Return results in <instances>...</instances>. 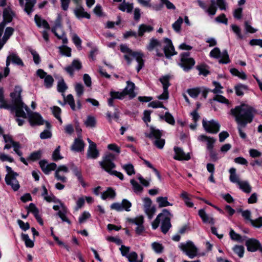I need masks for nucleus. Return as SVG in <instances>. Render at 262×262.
<instances>
[{"mask_svg":"<svg viewBox=\"0 0 262 262\" xmlns=\"http://www.w3.org/2000/svg\"><path fill=\"white\" fill-rule=\"evenodd\" d=\"M84 143L80 138L76 139L72 146V150L75 151H80L83 149Z\"/></svg>","mask_w":262,"mask_h":262,"instance_id":"33","label":"nucleus"},{"mask_svg":"<svg viewBox=\"0 0 262 262\" xmlns=\"http://www.w3.org/2000/svg\"><path fill=\"white\" fill-rule=\"evenodd\" d=\"M246 246L247 250L250 252H255L260 247L259 242L254 238H250L246 242Z\"/></svg>","mask_w":262,"mask_h":262,"instance_id":"23","label":"nucleus"},{"mask_svg":"<svg viewBox=\"0 0 262 262\" xmlns=\"http://www.w3.org/2000/svg\"><path fill=\"white\" fill-rule=\"evenodd\" d=\"M26 3L25 7V11L29 15L33 10V8L36 3V1L26 0Z\"/></svg>","mask_w":262,"mask_h":262,"instance_id":"46","label":"nucleus"},{"mask_svg":"<svg viewBox=\"0 0 262 262\" xmlns=\"http://www.w3.org/2000/svg\"><path fill=\"white\" fill-rule=\"evenodd\" d=\"M183 23V19L181 17H179V18L172 24V28L173 30L178 33L180 32L181 30V25Z\"/></svg>","mask_w":262,"mask_h":262,"instance_id":"50","label":"nucleus"},{"mask_svg":"<svg viewBox=\"0 0 262 262\" xmlns=\"http://www.w3.org/2000/svg\"><path fill=\"white\" fill-rule=\"evenodd\" d=\"M232 114L235 117L238 125L245 127L248 123L252 121L254 116V110L250 106L242 104L231 110Z\"/></svg>","mask_w":262,"mask_h":262,"instance_id":"2","label":"nucleus"},{"mask_svg":"<svg viewBox=\"0 0 262 262\" xmlns=\"http://www.w3.org/2000/svg\"><path fill=\"white\" fill-rule=\"evenodd\" d=\"M111 96L114 97L115 99H123L124 96H125V94L123 91V90L122 92H111Z\"/></svg>","mask_w":262,"mask_h":262,"instance_id":"63","label":"nucleus"},{"mask_svg":"<svg viewBox=\"0 0 262 262\" xmlns=\"http://www.w3.org/2000/svg\"><path fill=\"white\" fill-rule=\"evenodd\" d=\"M120 50L124 53V57L128 64H130L133 59H135L138 64L136 69L139 72L144 66V54L141 52H133L127 46L120 45Z\"/></svg>","mask_w":262,"mask_h":262,"instance_id":"4","label":"nucleus"},{"mask_svg":"<svg viewBox=\"0 0 262 262\" xmlns=\"http://www.w3.org/2000/svg\"><path fill=\"white\" fill-rule=\"evenodd\" d=\"M99 151L97 149L96 144H92L89 146L87 156L89 158L96 159L99 156Z\"/></svg>","mask_w":262,"mask_h":262,"instance_id":"30","label":"nucleus"},{"mask_svg":"<svg viewBox=\"0 0 262 262\" xmlns=\"http://www.w3.org/2000/svg\"><path fill=\"white\" fill-rule=\"evenodd\" d=\"M34 20L38 27H42L48 30L50 29V26L48 22L38 15H35L34 17Z\"/></svg>","mask_w":262,"mask_h":262,"instance_id":"29","label":"nucleus"},{"mask_svg":"<svg viewBox=\"0 0 262 262\" xmlns=\"http://www.w3.org/2000/svg\"><path fill=\"white\" fill-rule=\"evenodd\" d=\"M122 256H125L129 262H143V257L141 255V259L138 260V254L135 252H129L130 248L124 245H121L119 248Z\"/></svg>","mask_w":262,"mask_h":262,"instance_id":"11","label":"nucleus"},{"mask_svg":"<svg viewBox=\"0 0 262 262\" xmlns=\"http://www.w3.org/2000/svg\"><path fill=\"white\" fill-rule=\"evenodd\" d=\"M238 186L245 193H248L251 191V187L247 181H241Z\"/></svg>","mask_w":262,"mask_h":262,"instance_id":"47","label":"nucleus"},{"mask_svg":"<svg viewBox=\"0 0 262 262\" xmlns=\"http://www.w3.org/2000/svg\"><path fill=\"white\" fill-rule=\"evenodd\" d=\"M210 56L214 58H220V62L222 63H228L230 60L229 56L226 50L221 52L218 48H214L210 52Z\"/></svg>","mask_w":262,"mask_h":262,"instance_id":"13","label":"nucleus"},{"mask_svg":"<svg viewBox=\"0 0 262 262\" xmlns=\"http://www.w3.org/2000/svg\"><path fill=\"white\" fill-rule=\"evenodd\" d=\"M22 239L25 242V245L27 247L32 248L34 246V242L29 237L27 234L23 233L21 234Z\"/></svg>","mask_w":262,"mask_h":262,"instance_id":"52","label":"nucleus"},{"mask_svg":"<svg viewBox=\"0 0 262 262\" xmlns=\"http://www.w3.org/2000/svg\"><path fill=\"white\" fill-rule=\"evenodd\" d=\"M0 108H11V105L8 104L5 99L4 91L2 88H0Z\"/></svg>","mask_w":262,"mask_h":262,"instance_id":"40","label":"nucleus"},{"mask_svg":"<svg viewBox=\"0 0 262 262\" xmlns=\"http://www.w3.org/2000/svg\"><path fill=\"white\" fill-rule=\"evenodd\" d=\"M153 30V28L149 26L144 24L141 25L139 27L138 35L142 36L146 32H150Z\"/></svg>","mask_w":262,"mask_h":262,"instance_id":"39","label":"nucleus"},{"mask_svg":"<svg viewBox=\"0 0 262 262\" xmlns=\"http://www.w3.org/2000/svg\"><path fill=\"white\" fill-rule=\"evenodd\" d=\"M130 182L132 185L133 189L135 193L136 194H139L142 192L143 189L142 186L134 179H131Z\"/></svg>","mask_w":262,"mask_h":262,"instance_id":"43","label":"nucleus"},{"mask_svg":"<svg viewBox=\"0 0 262 262\" xmlns=\"http://www.w3.org/2000/svg\"><path fill=\"white\" fill-rule=\"evenodd\" d=\"M24 111L26 113V116L25 117H23V118H26L28 116L29 121L31 126L34 125H40L43 124V120L41 117V116L38 113H30V110L29 109L28 113L24 110Z\"/></svg>","mask_w":262,"mask_h":262,"instance_id":"16","label":"nucleus"},{"mask_svg":"<svg viewBox=\"0 0 262 262\" xmlns=\"http://www.w3.org/2000/svg\"><path fill=\"white\" fill-rule=\"evenodd\" d=\"M73 173L76 177L78 182L83 187H85L87 186V184L83 179L81 171L78 169L75 168L73 169Z\"/></svg>","mask_w":262,"mask_h":262,"instance_id":"41","label":"nucleus"},{"mask_svg":"<svg viewBox=\"0 0 262 262\" xmlns=\"http://www.w3.org/2000/svg\"><path fill=\"white\" fill-rule=\"evenodd\" d=\"M157 202L158 203L159 207L162 208L169 206H172V204L168 201L167 197L159 196L156 199Z\"/></svg>","mask_w":262,"mask_h":262,"instance_id":"38","label":"nucleus"},{"mask_svg":"<svg viewBox=\"0 0 262 262\" xmlns=\"http://www.w3.org/2000/svg\"><path fill=\"white\" fill-rule=\"evenodd\" d=\"M75 91L78 97H81L84 92V86L80 83H76L75 84Z\"/></svg>","mask_w":262,"mask_h":262,"instance_id":"58","label":"nucleus"},{"mask_svg":"<svg viewBox=\"0 0 262 262\" xmlns=\"http://www.w3.org/2000/svg\"><path fill=\"white\" fill-rule=\"evenodd\" d=\"M61 31H63V30L61 25V18L60 16H58L55 21L54 26L52 28V32L55 35H56L61 32Z\"/></svg>","mask_w":262,"mask_h":262,"instance_id":"37","label":"nucleus"},{"mask_svg":"<svg viewBox=\"0 0 262 262\" xmlns=\"http://www.w3.org/2000/svg\"><path fill=\"white\" fill-rule=\"evenodd\" d=\"M60 53L67 57L71 56V49L68 47L63 45L59 48Z\"/></svg>","mask_w":262,"mask_h":262,"instance_id":"59","label":"nucleus"},{"mask_svg":"<svg viewBox=\"0 0 262 262\" xmlns=\"http://www.w3.org/2000/svg\"><path fill=\"white\" fill-rule=\"evenodd\" d=\"M175 155L174 159L178 160H188L190 159V156L189 154H186L182 149L178 147L174 148Z\"/></svg>","mask_w":262,"mask_h":262,"instance_id":"21","label":"nucleus"},{"mask_svg":"<svg viewBox=\"0 0 262 262\" xmlns=\"http://www.w3.org/2000/svg\"><path fill=\"white\" fill-rule=\"evenodd\" d=\"M116 193L114 190L112 188L108 187L106 190L104 191L101 196L102 200H105L106 199H113L115 198Z\"/></svg>","mask_w":262,"mask_h":262,"instance_id":"31","label":"nucleus"},{"mask_svg":"<svg viewBox=\"0 0 262 262\" xmlns=\"http://www.w3.org/2000/svg\"><path fill=\"white\" fill-rule=\"evenodd\" d=\"M190 196V195L185 191H183L180 194V196L184 200L185 205L187 207L191 208L193 206V203L191 202Z\"/></svg>","mask_w":262,"mask_h":262,"instance_id":"36","label":"nucleus"},{"mask_svg":"<svg viewBox=\"0 0 262 262\" xmlns=\"http://www.w3.org/2000/svg\"><path fill=\"white\" fill-rule=\"evenodd\" d=\"M179 248L190 258H193L198 254L197 247L190 241H187L186 243H180Z\"/></svg>","mask_w":262,"mask_h":262,"instance_id":"8","label":"nucleus"},{"mask_svg":"<svg viewBox=\"0 0 262 262\" xmlns=\"http://www.w3.org/2000/svg\"><path fill=\"white\" fill-rule=\"evenodd\" d=\"M11 62L17 66L21 67L24 66V64L22 60L16 53L14 52L10 53L6 59V67L4 70V73L5 77L7 76L9 74L10 69L9 68V66Z\"/></svg>","mask_w":262,"mask_h":262,"instance_id":"9","label":"nucleus"},{"mask_svg":"<svg viewBox=\"0 0 262 262\" xmlns=\"http://www.w3.org/2000/svg\"><path fill=\"white\" fill-rule=\"evenodd\" d=\"M118 8L119 10L123 12L126 11L127 13H130L132 12L133 9V4L126 3L125 0H123V2L119 5Z\"/></svg>","mask_w":262,"mask_h":262,"instance_id":"35","label":"nucleus"},{"mask_svg":"<svg viewBox=\"0 0 262 262\" xmlns=\"http://www.w3.org/2000/svg\"><path fill=\"white\" fill-rule=\"evenodd\" d=\"M209 5V7L206 8L205 12L209 15H214L216 12L215 0H208Z\"/></svg>","mask_w":262,"mask_h":262,"instance_id":"32","label":"nucleus"},{"mask_svg":"<svg viewBox=\"0 0 262 262\" xmlns=\"http://www.w3.org/2000/svg\"><path fill=\"white\" fill-rule=\"evenodd\" d=\"M232 249L234 253L237 254L240 258L243 257L245 250L243 246L236 245Z\"/></svg>","mask_w":262,"mask_h":262,"instance_id":"56","label":"nucleus"},{"mask_svg":"<svg viewBox=\"0 0 262 262\" xmlns=\"http://www.w3.org/2000/svg\"><path fill=\"white\" fill-rule=\"evenodd\" d=\"M202 125L204 129L211 134H216L220 130V125L219 123L214 120L208 121L203 119Z\"/></svg>","mask_w":262,"mask_h":262,"instance_id":"12","label":"nucleus"},{"mask_svg":"<svg viewBox=\"0 0 262 262\" xmlns=\"http://www.w3.org/2000/svg\"><path fill=\"white\" fill-rule=\"evenodd\" d=\"M199 215L204 223L211 225H213L214 224V220L213 217L211 215L206 213L204 209H202L199 210Z\"/></svg>","mask_w":262,"mask_h":262,"instance_id":"25","label":"nucleus"},{"mask_svg":"<svg viewBox=\"0 0 262 262\" xmlns=\"http://www.w3.org/2000/svg\"><path fill=\"white\" fill-rule=\"evenodd\" d=\"M67 212H68L67 208V209L63 208V210H59V211H58L57 214L61 219L62 222H67L68 224H70L71 222L67 216Z\"/></svg>","mask_w":262,"mask_h":262,"instance_id":"49","label":"nucleus"},{"mask_svg":"<svg viewBox=\"0 0 262 262\" xmlns=\"http://www.w3.org/2000/svg\"><path fill=\"white\" fill-rule=\"evenodd\" d=\"M0 134L3 135V138L4 140V141L6 143V145L4 146V149H9L11 148L12 147L13 148L14 151L15 152V153L19 157L20 160L21 162H23L24 164L27 165L28 163L27 161L25 160V159L23 157H22L23 153L22 152L19 150L20 148V145L19 143L17 142H15L12 139V137L9 135H5L3 134V129L0 127Z\"/></svg>","mask_w":262,"mask_h":262,"instance_id":"7","label":"nucleus"},{"mask_svg":"<svg viewBox=\"0 0 262 262\" xmlns=\"http://www.w3.org/2000/svg\"><path fill=\"white\" fill-rule=\"evenodd\" d=\"M30 52L31 55H32L33 61H34V63L36 64H39L40 62V58L39 54L37 53V52L36 51H35L33 49H31L30 50Z\"/></svg>","mask_w":262,"mask_h":262,"instance_id":"64","label":"nucleus"},{"mask_svg":"<svg viewBox=\"0 0 262 262\" xmlns=\"http://www.w3.org/2000/svg\"><path fill=\"white\" fill-rule=\"evenodd\" d=\"M14 15V13L10 7H8L5 8L3 11L4 21L3 23L5 24L10 23Z\"/></svg>","mask_w":262,"mask_h":262,"instance_id":"27","label":"nucleus"},{"mask_svg":"<svg viewBox=\"0 0 262 262\" xmlns=\"http://www.w3.org/2000/svg\"><path fill=\"white\" fill-rule=\"evenodd\" d=\"M152 250L157 253H161L162 252L164 247L158 242H154L151 245Z\"/></svg>","mask_w":262,"mask_h":262,"instance_id":"54","label":"nucleus"},{"mask_svg":"<svg viewBox=\"0 0 262 262\" xmlns=\"http://www.w3.org/2000/svg\"><path fill=\"white\" fill-rule=\"evenodd\" d=\"M81 63L78 60H74L72 64L64 68V70L70 75L72 76L75 70H78L81 68Z\"/></svg>","mask_w":262,"mask_h":262,"instance_id":"26","label":"nucleus"},{"mask_svg":"<svg viewBox=\"0 0 262 262\" xmlns=\"http://www.w3.org/2000/svg\"><path fill=\"white\" fill-rule=\"evenodd\" d=\"M36 75L41 79H44V85L47 89L52 87L54 83V79L50 75H48L42 69H38L36 71Z\"/></svg>","mask_w":262,"mask_h":262,"instance_id":"17","label":"nucleus"},{"mask_svg":"<svg viewBox=\"0 0 262 262\" xmlns=\"http://www.w3.org/2000/svg\"><path fill=\"white\" fill-rule=\"evenodd\" d=\"M142 200L144 212L148 219L151 220L155 215L156 208L155 206L152 205V201L149 198H144Z\"/></svg>","mask_w":262,"mask_h":262,"instance_id":"15","label":"nucleus"},{"mask_svg":"<svg viewBox=\"0 0 262 262\" xmlns=\"http://www.w3.org/2000/svg\"><path fill=\"white\" fill-rule=\"evenodd\" d=\"M115 159L114 155L108 153L103 157V160L100 162V164L101 167L109 174L115 176L120 180H123L124 179L123 174L120 172L113 170L116 166L113 162Z\"/></svg>","mask_w":262,"mask_h":262,"instance_id":"6","label":"nucleus"},{"mask_svg":"<svg viewBox=\"0 0 262 262\" xmlns=\"http://www.w3.org/2000/svg\"><path fill=\"white\" fill-rule=\"evenodd\" d=\"M62 96H63L64 100L70 105L71 109L74 111L76 110V105L73 95L69 94L67 97H65L64 95L62 94Z\"/></svg>","mask_w":262,"mask_h":262,"instance_id":"44","label":"nucleus"},{"mask_svg":"<svg viewBox=\"0 0 262 262\" xmlns=\"http://www.w3.org/2000/svg\"><path fill=\"white\" fill-rule=\"evenodd\" d=\"M122 167L129 176H131L135 173L134 166L132 164L129 163L122 165Z\"/></svg>","mask_w":262,"mask_h":262,"instance_id":"51","label":"nucleus"},{"mask_svg":"<svg viewBox=\"0 0 262 262\" xmlns=\"http://www.w3.org/2000/svg\"><path fill=\"white\" fill-rule=\"evenodd\" d=\"M14 32V29L11 27H7L5 32L4 35L3 37V40H5L6 42L9 38V37L12 35Z\"/></svg>","mask_w":262,"mask_h":262,"instance_id":"61","label":"nucleus"},{"mask_svg":"<svg viewBox=\"0 0 262 262\" xmlns=\"http://www.w3.org/2000/svg\"><path fill=\"white\" fill-rule=\"evenodd\" d=\"M126 83L127 85L123 90L125 95H128L130 98L134 97L136 95L134 93V89L135 88V84L130 81H127Z\"/></svg>","mask_w":262,"mask_h":262,"instance_id":"28","label":"nucleus"},{"mask_svg":"<svg viewBox=\"0 0 262 262\" xmlns=\"http://www.w3.org/2000/svg\"><path fill=\"white\" fill-rule=\"evenodd\" d=\"M195 64L194 60L190 57L188 52L183 53L181 55V62L179 66L185 71H188Z\"/></svg>","mask_w":262,"mask_h":262,"instance_id":"10","label":"nucleus"},{"mask_svg":"<svg viewBox=\"0 0 262 262\" xmlns=\"http://www.w3.org/2000/svg\"><path fill=\"white\" fill-rule=\"evenodd\" d=\"M84 123L86 127H94L96 124V118L94 116H88L84 121Z\"/></svg>","mask_w":262,"mask_h":262,"instance_id":"45","label":"nucleus"},{"mask_svg":"<svg viewBox=\"0 0 262 262\" xmlns=\"http://www.w3.org/2000/svg\"><path fill=\"white\" fill-rule=\"evenodd\" d=\"M39 165L42 170L46 174H49L51 171L55 169L57 166L55 163H51L48 164L45 160L40 161L39 162Z\"/></svg>","mask_w":262,"mask_h":262,"instance_id":"24","label":"nucleus"},{"mask_svg":"<svg viewBox=\"0 0 262 262\" xmlns=\"http://www.w3.org/2000/svg\"><path fill=\"white\" fill-rule=\"evenodd\" d=\"M172 214L167 209H163L161 213H159L156 219L152 223V228L156 229L159 226L160 222H161V229L162 232L165 234L171 228L170 218Z\"/></svg>","mask_w":262,"mask_h":262,"instance_id":"5","label":"nucleus"},{"mask_svg":"<svg viewBox=\"0 0 262 262\" xmlns=\"http://www.w3.org/2000/svg\"><path fill=\"white\" fill-rule=\"evenodd\" d=\"M22 91L21 88L19 86H16L13 92L10 94L12 105H11V109L15 112L16 116L17 117H25L26 113L24 111L25 110L27 113H28L29 107L26 105L21 101V93Z\"/></svg>","mask_w":262,"mask_h":262,"instance_id":"3","label":"nucleus"},{"mask_svg":"<svg viewBox=\"0 0 262 262\" xmlns=\"http://www.w3.org/2000/svg\"><path fill=\"white\" fill-rule=\"evenodd\" d=\"M68 89V86L64 81V80L61 78L60 79L57 84V90L59 92L63 93Z\"/></svg>","mask_w":262,"mask_h":262,"instance_id":"55","label":"nucleus"},{"mask_svg":"<svg viewBox=\"0 0 262 262\" xmlns=\"http://www.w3.org/2000/svg\"><path fill=\"white\" fill-rule=\"evenodd\" d=\"M187 92L191 97L196 98L200 93V90L199 88H193L188 89Z\"/></svg>","mask_w":262,"mask_h":262,"instance_id":"62","label":"nucleus"},{"mask_svg":"<svg viewBox=\"0 0 262 262\" xmlns=\"http://www.w3.org/2000/svg\"><path fill=\"white\" fill-rule=\"evenodd\" d=\"M91 216L90 212L86 211H84L82 212V213L79 216L78 219V222L80 224L84 223L86 222V221L90 218Z\"/></svg>","mask_w":262,"mask_h":262,"instance_id":"57","label":"nucleus"},{"mask_svg":"<svg viewBox=\"0 0 262 262\" xmlns=\"http://www.w3.org/2000/svg\"><path fill=\"white\" fill-rule=\"evenodd\" d=\"M161 133L154 127H150V132L148 137L151 139H155L154 144L159 148L162 149L165 144V140L161 139Z\"/></svg>","mask_w":262,"mask_h":262,"instance_id":"14","label":"nucleus"},{"mask_svg":"<svg viewBox=\"0 0 262 262\" xmlns=\"http://www.w3.org/2000/svg\"><path fill=\"white\" fill-rule=\"evenodd\" d=\"M163 43L164 45L163 48L160 41L157 39L151 38L146 48L149 51L155 50L156 52V55L159 57L163 56V52L167 58L177 54L170 39L165 38L163 40Z\"/></svg>","mask_w":262,"mask_h":262,"instance_id":"1","label":"nucleus"},{"mask_svg":"<svg viewBox=\"0 0 262 262\" xmlns=\"http://www.w3.org/2000/svg\"><path fill=\"white\" fill-rule=\"evenodd\" d=\"M131 206L132 203L129 201L123 199L121 203H114L111 205L110 207L111 209L117 211H122L123 210L129 211Z\"/></svg>","mask_w":262,"mask_h":262,"instance_id":"18","label":"nucleus"},{"mask_svg":"<svg viewBox=\"0 0 262 262\" xmlns=\"http://www.w3.org/2000/svg\"><path fill=\"white\" fill-rule=\"evenodd\" d=\"M247 90H248V86L245 84L240 83L235 86V93L237 96H243Z\"/></svg>","mask_w":262,"mask_h":262,"instance_id":"42","label":"nucleus"},{"mask_svg":"<svg viewBox=\"0 0 262 262\" xmlns=\"http://www.w3.org/2000/svg\"><path fill=\"white\" fill-rule=\"evenodd\" d=\"M17 176L14 175L11 176H9V175H6L5 178L6 184L10 186L12 189L15 191H17L20 187L18 181L16 179Z\"/></svg>","mask_w":262,"mask_h":262,"instance_id":"20","label":"nucleus"},{"mask_svg":"<svg viewBox=\"0 0 262 262\" xmlns=\"http://www.w3.org/2000/svg\"><path fill=\"white\" fill-rule=\"evenodd\" d=\"M198 140L201 142H206L207 149L210 151V156L213 158L214 153L212 152L214 144L216 140L211 137L207 136L204 135H201L198 137Z\"/></svg>","mask_w":262,"mask_h":262,"instance_id":"19","label":"nucleus"},{"mask_svg":"<svg viewBox=\"0 0 262 262\" xmlns=\"http://www.w3.org/2000/svg\"><path fill=\"white\" fill-rule=\"evenodd\" d=\"M230 71L233 75L237 76L242 80H246L247 79V75L243 71H239L235 68L231 69Z\"/></svg>","mask_w":262,"mask_h":262,"instance_id":"48","label":"nucleus"},{"mask_svg":"<svg viewBox=\"0 0 262 262\" xmlns=\"http://www.w3.org/2000/svg\"><path fill=\"white\" fill-rule=\"evenodd\" d=\"M230 177L229 180L233 183H236L237 185L241 181L239 180L238 176L236 173V169L235 168H231L229 169Z\"/></svg>","mask_w":262,"mask_h":262,"instance_id":"34","label":"nucleus"},{"mask_svg":"<svg viewBox=\"0 0 262 262\" xmlns=\"http://www.w3.org/2000/svg\"><path fill=\"white\" fill-rule=\"evenodd\" d=\"M169 77L168 76H164L160 78V81L163 85V89H168L169 86Z\"/></svg>","mask_w":262,"mask_h":262,"instance_id":"60","label":"nucleus"},{"mask_svg":"<svg viewBox=\"0 0 262 262\" xmlns=\"http://www.w3.org/2000/svg\"><path fill=\"white\" fill-rule=\"evenodd\" d=\"M54 116L59 121L60 124L62 123V121L60 117L61 109L58 106H53L51 108Z\"/></svg>","mask_w":262,"mask_h":262,"instance_id":"53","label":"nucleus"},{"mask_svg":"<svg viewBox=\"0 0 262 262\" xmlns=\"http://www.w3.org/2000/svg\"><path fill=\"white\" fill-rule=\"evenodd\" d=\"M74 13L78 19L82 18H86L90 19L91 15L89 13L86 12L84 8L81 6H77L74 9Z\"/></svg>","mask_w":262,"mask_h":262,"instance_id":"22","label":"nucleus"}]
</instances>
